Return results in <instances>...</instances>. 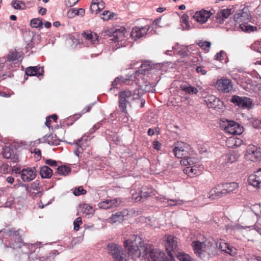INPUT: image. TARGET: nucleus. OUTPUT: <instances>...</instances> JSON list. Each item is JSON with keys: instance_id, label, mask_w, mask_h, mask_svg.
I'll list each match as a JSON object with an SVG mask.
<instances>
[{"instance_id": "nucleus-1", "label": "nucleus", "mask_w": 261, "mask_h": 261, "mask_svg": "<svg viewBox=\"0 0 261 261\" xmlns=\"http://www.w3.org/2000/svg\"><path fill=\"white\" fill-rule=\"evenodd\" d=\"M127 253L124 252L120 245L111 243L107 245L109 253L112 255L114 261H127L130 257L136 260L139 257L146 255V248L143 245L142 240L137 235H133L124 242Z\"/></svg>"}, {"instance_id": "nucleus-2", "label": "nucleus", "mask_w": 261, "mask_h": 261, "mask_svg": "<svg viewBox=\"0 0 261 261\" xmlns=\"http://www.w3.org/2000/svg\"><path fill=\"white\" fill-rule=\"evenodd\" d=\"M251 19V14L248 8L244 7L242 9L239 10L233 15L232 19L230 20L235 25L231 29L233 30L236 28H239L246 33L257 31V28L256 26H253L248 23V21H250Z\"/></svg>"}, {"instance_id": "nucleus-3", "label": "nucleus", "mask_w": 261, "mask_h": 261, "mask_svg": "<svg viewBox=\"0 0 261 261\" xmlns=\"http://www.w3.org/2000/svg\"><path fill=\"white\" fill-rule=\"evenodd\" d=\"M143 92L142 89L137 88L133 91L125 90L119 93V108L120 111L125 114L127 122L128 114L126 107L129 104L130 101L134 99L140 98L143 95Z\"/></svg>"}, {"instance_id": "nucleus-4", "label": "nucleus", "mask_w": 261, "mask_h": 261, "mask_svg": "<svg viewBox=\"0 0 261 261\" xmlns=\"http://www.w3.org/2000/svg\"><path fill=\"white\" fill-rule=\"evenodd\" d=\"M142 243L143 246L146 248V255L139 257L140 258L147 259L148 261H165L166 256L163 252L157 249L151 248V246L148 247L145 245L143 241Z\"/></svg>"}, {"instance_id": "nucleus-5", "label": "nucleus", "mask_w": 261, "mask_h": 261, "mask_svg": "<svg viewBox=\"0 0 261 261\" xmlns=\"http://www.w3.org/2000/svg\"><path fill=\"white\" fill-rule=\"evenodd\" d=\"M176 239L172 236H169L165 244L166 250L170 257L171 261L174 259V256L177 253L176 252L177 245Z\"/></svg>"}, {"instance_id": "nucleus-6", "label": "nucleus", "mask_w": 261, "mask_h": 261, "mask_svg": "<svg viewBox=\"0 0 261 261\" xmlns=\"http://www.w3.org/2000/svg\"><path fill=\"white\" fill-rule=\"evenodd\" d=\"M231 102L243 109H250L253 106L252 100L245 96L240 97L238 95H233L231 97Z\"/></svg>"}, {"instance_id": "nucleus-7", "label": "nucleus", "mask_w": 261, "mask_h": 261, "mask_svg": "<svg viewBox=\"0 0 261 261\" xmlns=\"http://www.w3.org/2000/svg\"><path fill=\"white\" fill-rule=\"evenodd\" d=\"M224 187L223 183L218 185L210 191L207 197L212 199H216L226 196L228 193Z\"/></svg>"}, {"instance_id": "nucleus-8", "label": "nucleus", "mask_w": 261, "mask_h": 261, "mask_svg": "<svg viewBox=\"0 0 261 261\" xmlns=\"http://www.w3.org/2000/svg\"><path fill=\"white\" fill-rule=\"evenodd\" d=\"M245 156L252 162H256L261 159V148L254 145H249L246 150Z\"/></svg>"}, {"instance_id": "nucleus-9", "label": "nucleus", "mask_w": 261, "mask_h": 261, "mask_svg": "<svg viewBox=\"0 0 261 261\" xmlns=\"http://www.w3.org/2000/svg\"><path fill=\"white\" fill-rule=\"evenodd\" d=\"M205 101L208 108L216 111L222 110L224 107L223 103L218 98L214 95H209L205 97Z\"/></svg>"}, {"instance_id": "nucleus-10", "label": "nucleus", "mask_w": 261, "mask_h": 261, "mask_svg": "<svg viewBox=\"0 0 261 261\" xmlns=\"http://www.w3.org/2000/svg\"><path fill=\"white\" fill-rule=\"evenodd\" d=\"M216 86L218 90L225 93L230 92L233 89L231 81L225 78L218 80L217 81Z\"/></svg>"}, {"instance_id": "nucleus-11", "label": "nucleus", "mask_w": 261, "mask_h": 261, "mask_svg": "<svg viewBox=\"0 0 261 261\" xmlns=\"http://www.w3.org/2000/svg\"><path fill=\"white\" fill-rule=\"evenodd\" d=\"M151 190L147 189L146 187L142 188L141 190H138V192H133L132 194V199L136 202L141 200L143 201L147 197L151 196Z\"/></svg>"}, {"instance_id": "nucleus-12", "label": "nucleus", "mask_w": 261, "mask_h": 261, "mask_svg": "<svg viewBox=\"0 0 261 261\" xmlns=\"http://www.w3.org/2000/svg\"><path fill=\"white\" fill-rule=\"evenodd\" d=\"M126 33L127 32L125 28L121 27L119 29H116L115 31L113 32V35L112 36V38L111 40L115 42H121L125 40ZM118 45H122V43L120 44L118 43Z\"/></svg>"}, {"instance_id": "nucleus-13", "label": "nucleus", "mask_w": 261, "mask_h": 261, "mask_svg": "<svg viewBox=\"0 0 261 261\" xmlns=\"http://www.w3.org/2000/svg\"><path fill=\"white\" fill-rule=\"evenodd\" d=\"M192 246L196 256L201 259L203 258L204 256L203 252L206 246L205 243L199 241H194L192 243Z\"/></svg>"}, {"instance_id": "nucleus-14", "label": "nucleus", "mask_w": 261, "mask_h": 261, "mask_svg": "<svg viewBox=\"0 0 261 261\" xmlns=\"http://www.w3.org/2000/svg\"><path fill=\"white\" fill-rule=\"evenodd\" d=\"M248 182L254 187L261 188V168L249 176Z\"/></svg>"}, {"instance_id": "nucleus-15", "label": "nucleus", "mask_w": 261, "mask_h": 261, "mask_svg": "<svg viewBox=\"0 0 261 261\" xmlns=\"http://www.w3.org/2000/svg\"><path fill=\"white\" fill-rule=\"evenodd\" d=\"M212 14L213 13L211 11L202 9L199 12H197L193 15V18L197 22L201 23H204L207 21L208 19L210 18Z\"/></svg>"}, {"instance_id": "nucleus-16", "label": "nucleus", "mask_w": 261, "mask_h": 261, "mask_svg": "<svg viewBox=\"0 0 261 261\" xmlns=\"http://www.w3.org/2000/svg\"><path fill=\"white\" fill-rule=\"evenodd\" d=\"M36 172L35 167L23 169L21 171V179L25 182H29L36 177Z\"/></svg>"}, {"instance_id": "nucleus-17", "label": "nucleus", "mask_w": 261, "mask_h": 261, "mask_svg": "<svg viewBox=\"0 0 261 261\" xmlns=\"http://www.w3.org/2000/svg\"><path fill=\"white\" fill-rule=\"evenodd\" d=\"M149 28V27L148 25L141 28L136 26L133 28L130 36L135 40L140 39L147 33Z\"/></svg>"}, {"instance_id": "nucleus-18", "label": "nucleus", "mask_w": 261, "mask_h": 261, "mask_svg": "<svg viewBox=\"0 0 261 261\" xmlns=\"http://www.w3.org/2000/svg\"><path fill=\"white\" fill-rule=\"evenodd\" d=\"M44 73L43 68L38 66H30L25 69V74L28 76H42Z\"/></svg>"}, {"instance_id": "nucleus-19", "label": "nucleus", "mask_w": 261, "mask_h": 261, "mask_svg": "<svg viewBox=\"0 0 261 261\" xmlns=\"http://www.w3.org/2000/svg\"><path fill=\"white\" fill-rule=\"evenodd\" d=\"M2 154L5 158L11 159L15 161L17 158L16 156V149L13 146H6L3 148Z\"/></svg>"}, {"instance_id": "nucleus-20", "label": "nucleus", "mask_w": 261, "mask_h": 261, "mask_svg": "<svg viewBox=\"0 0 261 261\" xmlns=\"http://www.w3.org/2000/svg\"><path fill=\"white\" fill-rule=\"evenodd\" d=\"M239 157V153L234 150L230 151L227 154L223 156L226 163H232L237 161Z\"/></svg>"}, {"instance_id": "nucleus-21", "label": "nucleus", "mask_w": 261, "mask_h": 261, "mask_svg": "<svg viewBox=\"0 0 261 261\" xmlns=\"http://www.w3.org/2000/svg\"><path fill=\"white\" fill-rule=\"evenodd\" d=\"M184 171L186 174L190 177H193L201 174V170L196 165L187 167Z\"/></svg>"}, {"instance_id": "nucleus-22", "label": "nucleus", "mask_w": 261, "mask_h": 261, "mask_svg": "<svg viewBox=\"0 0 261 261\" xmlns=\"http://www.w3.org/2000/svg\"><path fill=\"white\" fill-rule=\"evenodd\" d=\"M180 145V144H178L173 149L174 155L179 159L186 158L187 152Z\"/></svg>"}, {"instance_id": "nucleus-23", "label": "nucleus", "mask_w": 261, "mask_h": 261, "mask_svg": "<svg viewBox=\"0 0 261 261\" xmlns=\"http://www.w3.org/2000/svg\"><path fill=\"white\" fill-rule=\"evenodd\" d=\"M151 69V66L150 64V62L145 61H144L141 65L140 67V69L138 70H136L135 71V74H136L137 76H139V74H145L146 71H148L149 70Z\"/></svg>"}, {"instance_id": "nucleus-24", "label": "nucleus", "mask_w": 261, "mask_h": 261, "mask_svg": "<svg viewBox=\"0 0 261 261\" xmlns=\"http://www.w3.org/2000/svg\"><path fill=\"white\" fill-rule=\"evenodd\" d=\"M224 188L226 189L228 194L236 193L238 191L239 185L236 182H223Z\"/></svg>"}, {"instance_id": "nucleus-25", "label": "nucleus", "mask_w": 261, "mask_h": 261, "mask_svg": "<svg viewBox=\"0 0 261 261\" xmlns=\"http://www.w3.org/2000/svg\"><path fill=\"white\" fill-rule=\"evenodd\" d=\"M83 38L87 42L95 44L97 42V36L96 34L83 32L82 34Z\"/></svg>"}, {"instance_id": "nucleus-26", "label": "nucleus", "mask_w": 261, "mask_h": 261, "mask_svg": "<svg viewBox=\"0 0 261 261\" xmlns=\"http://www.w3.org/2000/svg\"><path fill=\"white\" fill-rule=\"evenodd\" d=\"M180 88L182 91L189 94H196L198 92V90L197 88L188 84H181L180 86Z\"/></svg>"}, {"instance_id": "nucleus-27", "label": "nucleus", "mask_w": 261, "mask_h": 261, "mask_svg": "<svg viewBox=\"0 0 261 261\" xmlns=\"http://www.w3.org/2000/svg\"><path fill=\"white\" fill-rule=\"evenodd\" d=\"M40 175L42 178H49L53 175V170L48 166H44L40 168Z\"/></svg>"}, {"instance_id": "nucleus-28", "label": "nucleus", "mask_w": 261, "mask_h": 261, "mask_svg": "<svg viewBox=\"0 0 261 261\" xmlns=\"http://www.w3.org/2000/svg\"><path fill=\"white\" fill-rule=\"evenodd\" d=\"M234 125V126H238V123L233 121H228V124L225 127V130L226 132L232 135H239L242 133L241 128H240V130H233L232 128H231V126Z\"/></svg>"}, {"instance_id": "nucleus-29", "label": "nucleus", "mask_w": 261, "mask_h": 261, "mask_svg": "<svg viewBox=\"0 0 261 261\" xmlns=\"http://www.w3.org/2000/svg\"><path fill=\"white\" fill-rule=\"evenodd\" d=\"M53 134L45 135L42 138V143H47L50 145H57L59 143Z\"/></svg>"}, {"instance_id": "nucleus-30", "label": "nucleus", "mask_w": 261, "mask_h": 261, "mask_svg": "<svg viewBox=\"0 0 261 261\" xmlns=\"http://www.w3.org/2000/svg\"><path fill=\"white\" fill-rule=\"evenodd\" d=\"M124 215L122 212H117L112 214L111 219L112 223L121 222L124 220Z\"/></svg>"}, {"instance_id": "nucleus-31", "label": "nucleus", "mask_w": 261, "mask_h": 261, "mask_svg": "<svg viewBox=\"0 0 261 261\" xmlns=\"http://www.w3.org/2000/svg\"><path fill=\"white\" fill-rule=\"evenodd\" d=\"M68 16L69 17H73L75 16L81 15L83 16L85 14V10L82 8L79 9H72L69 10L68 12Z\"/></svg>"}, {"instance_id": "nucleus-32", "label": "nucleus", "mask_w": 261, "mask_h": 261, "mask_svg": "<svg viewBox=\"0 0 261 261\" xmlns=\"http://www.w3.org/2000/svg\"><path fill=\"white\" fill-rule=\"evenodd\" d=\"M30 25L32 28L41 29L43 28L42 20L40 18H33L30 21Z\"/></svg>"}, {"instance_id": "nucleus-33", "label": "nucleus", "mask_w": 261, "mask_h": 261, "mask_svg": "<svg viewBox=\"0 0 261 261\" xmlns=\"http://www.w3.org/2000/svg\"><path fill=\"white\" fill-rule=\"evenodd\" d=\"M71 172V168L67 166H60L58 167L57 172L61 175L66 176Z\"/></svg>"}, {"instance_id": "nucleus-34", "label": "nucleus", "mask_w": 261, "mask_h": 261, "mask_svg": "<svg viewBox=\"0 0 261 261\" xmlns=\"http://www.w3.org/2000/svg\"><path fill=\"white\" fill-rule=\"evenodd\" d=\"M175 255L180 261H194L189 255L184 252H177Z\"/></svg>"}, {"instance_id": "nucleus-35", "label": "nucleus", "mask_w": 261, "mask_h": 261, "mask_svg": "<svg viewBox=\"0 0 261 261\" xmlns=\"http://www.w3.org/2000/svg\"><path fill=\"white\" fill-rule=\"evenodd\" d=\"M115 14L109 11H105L101 16V18L104 21H108L114 19Z\"/></svg>"}, {"instance_id": "nucleus-36", "label": "nucleus", "mask_w": 261, "mask_h": 261, "mask_svg": "<svg viewBox=\"0 0 261 261\" xmlns=\"http://www.w3.org/2000/svg\"><path fill=\"white\" fill-rule=\"evenodd\" d=\"M11 5L15 9L23 10L25 8L24 2L20 1H13Z\"/></svg>"}, {"instance_id": "nucleus-37", "label": "nucleus", "mask_w": 261, "mask_h": 261, "mask_svg": "<svg viewBox=\"0 0 261 261\" xmlns=\"http://www.w3.org/2000/svg\"><path fill=\"white\" fill-rule=\"evenodd\" d=\"M82 211L84 214L86 215H92L94 212V210L92 206L88 204H84L82 205Z\"/></svg>"}, {"instance_id": "nucleus-38", "label": "nucleus", "mask_w": 261, "mask_h": 261, "mask_svg": "<svg viewBox=\"0 0 261 261\" xmlns=\"http://www.w3.org/2000/svg\"><path fill=\"white\" fill-rule=\"evenodd\" d=\"M216 245L217 247L221 249L222 251L225 252L228 249L229 244L225 242L224 240H220L216 242Z\"/></svg>"}, {"instance_id": "nucleus-39", "label": "nucleus", "mask_w": 261, "mask_h": 261, "mask_svg": "<svg viewBox=\"0 0 261 261\" xmlns=\"http://www.w3.org/2000/svg\"><path fill=\"white\" fill-rule=\"evenodd\" d=\"M119 77L120 78V82L121 84L122 83H126L127 81H134L135 79L137 78V76L134 72L133 74H128L126 77H124L123 76H120Z\"/></svg>"}, {"instance_id": "nucleus-40", "label": "nucleus", "mask_w": 261, "mask_h": 261, "mask_svg": "<svg viewBox=\"0 0 261 261\" xmlns=\"http://www.w3.org/2000/svg\"><path fill=\"white\" fill-rule=\"evenodd\" d=\"M197 44L202 49L205 50H208L211 46V43L209 41H198V42H197Z\"/></svg>"}, {"instance_id": "nucleus-41", "label": "nucleus", "mask_w": 261, "mask_h": 261, "mask_svg": "<svg viewBox=\"0 0 261 261\" xmlns=\"http://www.w3.org/2000/svg\"><path fill=\"white\" fill-rule=\"evenodd\" d=\"M164 199H166L165 198ZM167 204L169 206H175L177 205H179L183 203V201L179 199H167Z\"/></svg>"}, {"instance_id": "nucleus-42", "label": "nucleus", "mask_w": 261, "mask_h": 261, "mask_svg": "<svg viewBox=\"0 0 261 261\" xmlns=\"http://www.w3.org/2000/svg\"><path fill=\"white\" fill-rule=\"evenodd\" d=\"M21 55L18 52H12L8 56V60L9 61H14L17 60L20 57Z\"/></svg>"}, {"instance_id": "nucleus-43", "label": "nucleus", "mask_w": 261, "mask_h": 261, "mask_svg": "<svg viewBox=\"0 0 261 261\" xmlns=\"http://www.w3.org/2000/svg\"><path fill=\"white\" fill-rule=\"evenodd\" d=\"M221 17L225 20L227 19L231 14V9L227 8L219 11Z\"/></svg>"}, {"instance_id": "nucleus-44", "label": "nucleus", "mask_w": 261, "mask_h": 261, "mask_svg": "<svg viewBox=\"0 0 261 261\" xmlns=\"http://www.w3.org/2000/svg\"><path fill=\"white\" fill-rule=\"evenodd\" d=\"M232 147L237 148L240 147L243 143V141L239 138H233L231 140Z\"/></svg>"}, {"instance_id": "nucleus-45", "label": "nucleus", "mask_w": 261, "mask_h": 261, "mask_svg": "<svg viewBox=\"0 0 261 261\" xmlns=\"http://www.w3.org/2000/svg\"><path fill=\"white\" fill-rule=\"evenodd\" d=\"M73 193L75 196H80L85 194L86 193V191L84 189L82 186H80L78 188H76Z\"/></svg>"}, {"instance_id": "nucleus-46", "label": "nucleus", "mask_w": 261, "mask_h": 261, "mask_svg": "<svg viewBox=\"0 0 261 261\" xmlns=\"http://www.w3.org/2000/svg\"><path fill=\"white\" fill-rule=\"evenodd\" d=\"M213 20L214 22L219 24H223L224 21V19L221 17L219 12H218L216 15L213 17Z\"/></svg>"}, {"instance_id": "nucleus-47", "label": "nucleus", "mask_w": 261, "mask_h": 261, "mask_svg": "<svg viewBox=\"0 0 261 261\" xmlns=\"http://www.w3.org/2000/svg\"><path fill=\"white\" fill-rule=\"evenodd\" d=\"M97 0H92V3L90 6V10L92 13H94L95 14L97 13L100 11L99 10V9H98V6L96 2H97Z\"/></svg>"}, {"instance_id": "nucleus-48", "label": "nucleus", "mask_w": 261, "mask_h": 261, "mask_svg": "<svg viewBox=\"0 0 261 261\" xmlns=\"http://www.w3.org/2000/svg\"><path fill=\"white\" fill-rule=\"evenodd\" d=\"M225 252L231 256H234L237 254V250L229 245L228 249H227Z\"/></svg>"}, {"instance_id": "nucleus-49", "label": "nucleus", "mask_w": 261, "mask_h": 261, "mask_svg": "<svg viewBox=\"0 0 261 261\" xmlns=\"http://www.w3.org/2000/svg\"><path fill=\"white\" fill-rule=\"evenodd\" d=\"M226 56V53L224 51L221 50L219 53H218L215 56V59L216 60L222 61L224 60V57Z\"/></svg>"}, {"instance_id": "nucleus-50", "label": "nucleus", "mask_w": 261, "mask_h": 261, "mask_svg": "<svg viewBox=\"0 0 261 261\" xmlns=\"http://www.w3.org/2000/svg\"><path fill=\"white\" fill-rule=\"evenodd\" d=\"M98 206L100 208L109 209L110 208V203L108 199L98 203Z\"/></svg>"}, {"instance_id": "nucleus-51", "label": "nucleus", "mask_w": 261, "mask_h": 261, "mask_svg": "<svg viewBox=\"0 0 261 261\" xmlns=\"http://www.w3.org/2000/svg\"><path fill=\"white\" fill-rule=\"evenodd\" d=\"M82 116V114H76L72 116H70L69 118L67 119V121H71L70 123H67L68 125H72L74 121H76L78 119H79Z\"/></svg>"}, {"instance_id": "nucleus-52", "label": "nucleus", "mask_w": 261, "mask_h": 261, "mask_svg": "<svg viewBox=\"0 0 261 261\" xmlns=\"http://www.w3.org/2000/svg\"><path fill=\"white\" fill-rule=\"evenodd\" d=\"M82 219L81 217H77L74 221V229L76 231L78 230L80 228V225L82 223Z\"/></svg>"}, {"instance_id": "nucleus-53", "label": "nucleus", "mask_w": 261, "mask_h": 261, "mask_svg": "<svg viewBox=\"0 0 261 261\" xmlns=\"http://www.w3.org/2000/svg\"><path fill=\"white\" fill-rule=\"evenodd\" d=\"M110 203V208L113 206H117L120 202L119 198H115L113 199H108Z\"/></svg>"}, {"instance_id": "nucleus-54", "label": "nucleus", "mask_w": 261, "mask_h": 261, "mask_svg": "<svg viewBox=\"0 0 261 261\" xmlns=\"http://www.w3.org/2000/svg\"><path fill=\"white\" fill-rule=\"evenodd\" d=\"M102 121H100L96 123L93 127L89 130V134H92L94 133L97 129H98L102 125Z\"/></svg>"}, {"instance_id": "nucleus-55", "label": "nucleus", "mask_w": 261, "mask_h": 261, "mask_svg": "<svg viewBox=\"0 0 261 261\" xmlns=\"http://www.w3.org/2000/svg\"><path fill=\"white\" fill-rule=\"evenodd\" d=\"M177 54L182 57H185L189 55V50L187 48H181L178 51Z\"/></svg>"}, {"instance_id": "nucleus-56", "label": "nucleus", "mask_w": 261, "mask_h": 261, "mask_svg": "<svg viewBox=\"0 0 261 261\" xmlns=\"http://www.w3.org/2000/svg\"><path fill=\"white\" fill-rule=\"evenodd\" d=\"M118 85H121L120 78L117 77L112 83V86L113 88H117Z\"/></svg>"}, {"instance_id": "nucleus-57", "label": "nucleus", "mask_w": 261, "mask_h": 261, "mask_svg": "<svg viewBox=\"0 0 261 261\" xmlns=\"http://www.w3.org/2000/svg\"><path fill=\"white\" fill-rule=\"evenodd\" d=\"M97 6H98V9H99V10L100 11L102 10L105 7V3L101 0H97V2H96Z\"/></svg>"}, {"instance_id": "nucleus-58", "label": "nucleus", "mask_w": 261, "mask_h": 261, "mask_svg": "<svg viewBox=\"0 0 261 261\" xmlns=\"http://www.w3.org/2000/svg\"><path fill=\"white\" fill-rule=\"evenodd\" d=\"M46 164L49 165L51 167H56L57 166V163L55 160L51 159H47L45 161Z\"/></svg>"}, {"instance_id": "nucleus-59", "label": "nucleus", "mask_w": 261, "mask_h": 261, "mask_svg": "<svg viewBox=\"0 0 261 261\" xmlns=\"http://www.w3.org/2000/svg\"><path fill=\"white\" fill-rule=\"evenodd\" d=\"M196 71L197 73H200L202 75H205L206 73V70L203 69L202 66H197Z\"/></svg>"}, {"instance_id": "nucleus-60", "label": "nucleus", "mask_w": 261, "mask_h": 261, "mask_svg": "<svg viewBox=\"0 0 261 261\" xmlns=\"http://www.w3.org/2000/svg\"><path fill=\"white\" fill-rule=\"evenodd\" d=\"M152 144L154 149L157 150H160L161 149V143L159 141H154Z\"/></svg>"}, {"instance_id": "nucleus-61", "label": "nucleus", "mask_w": 261, "mask_h": 261, "mask_svg": "<svg viewBox=\"0 0 261 261\" xmlns=\"http://www.w3.org/2000/svg\"><path fill=\"white\" fill-rule=\"evenodd\" d=\"M40 182L39 181H35L31 184V189L34 190H37L39 188Z\"/></svg>"}, {"instance_id": "nucleus-62", "label": "nucleus", "mask_w": 261, "mask_h": 261, "mask_svg": "<svg viewBox=\"0 0 261 261\" xmlns=\"http://www.w3.org/2000/svg\"><path fill=\"white\" fill-rule=\"evenodd\" d=\"M79 1V0H66V3L67 5L71 7L76 4Z\"/></svg>"}, {"instance_id": "nucleus-63", "label": "nucleus", "mask_w": 261, "mask_h": 261, "mask_svg": "<svg viewBox=\"0 0 261 261\" xmlns=\"http://www.w3.org/2000/svg\"><path fill=\"white\" fill-rule=\"evenodd\" d=\"M189 19V16L186 14H184L181 17V22L185 24L187 23Z\"/></svg>"}, {"instance_id": "nucleus-64", "label": "nucleus", "mask_w": 261, "mask_h": 261, "mask_svg": "<svg viewBox=\"0 0 261 261\" xmlns=\"http://www.w3.org/2000/svg\"><path fill=\"white\" fill-rule=\"evenodd\" d=\"M93 106V104H91V105H89L87 106L86 107H85L84 108V109L82 111V115L85 113L89 112L91 110Z\"/></svg>"}]
</instances>
